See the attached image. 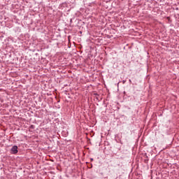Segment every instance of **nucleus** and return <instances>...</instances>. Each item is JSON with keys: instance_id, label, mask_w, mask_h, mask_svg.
I'll list each match as a JSON object with an SVG mask.
<instances>
[{"instance_id": "f257e3e1", "label": "nucleus", "mask_w": 179, "mask_h": 179, "mask_svg": "<svg viewBox=\"0 0 179 179\" xmlns=\"http://www.w3.org/2000/svg\"><path fill=\"white\" fill-rule=\"evenodd\" d=\"M11 152H12V153H13V155H16V153H17V146L14 145V146L11 148Z\"/></svg>"}, {"instance_id": "f03ea898", "label": "nucleus", "mask_w": 179, "mask_h": 179, "mask_svg": "<svg viewBox=\"0 0 179 179\" xmlns=\"http://www.w3.org/2000/svg\"><path fill=\"white\" fill-rule=\"evenodd\" d=\"M0 90H2V89H0Z\"/></svg>"}]
</instances>
